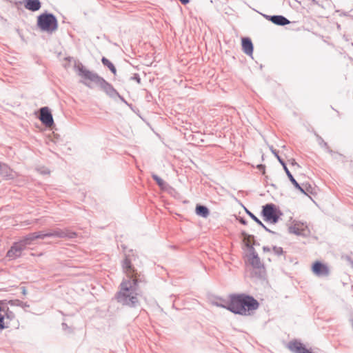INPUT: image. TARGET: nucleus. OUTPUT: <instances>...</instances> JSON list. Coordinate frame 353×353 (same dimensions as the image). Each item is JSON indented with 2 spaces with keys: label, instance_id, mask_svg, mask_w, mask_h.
I'll return each mask as SVG.
<instances>
[{
  "label": "nucleus",
  "instance_id": "nucleus-21",
  "mask_svg": "<svg viewBox=\"0 0 353 353\" xmlns=\"http://www.w3.org/2000/svg\"><path fill=\"white\" fill-rule=\"evenodd\" d=\"M239 220V221L243 224V225H246L247 224V222L245 219H243V218L240 217V218H238L237 219Z\"/></svg>",
  "mask_w": 353,
  "mask_h": 353
},
{
  "label": "nucleus",
  "instance_id": "nucleus-19",
  "mask_svg": "<svg viewBox=\"0 0 353 353\" xmlns=\"http://www.w3.org/2000/svg\"><path fill=\"white\" fill-rule=\"evenodd\" d=\"M248 213H249L250 216H251V217H252V219H254V220L257 223H259V225H263V224H262L261 221L259 219H257V218H256L254 214H252V213H250V212H248Z\"/></svg>",
  "mask_w": 353,
  "mask_h": 353
},
{
  "label": "nucleus",
  "instance_id": "nucleus-9",
  "mask_svg": "<svg viewBox=\"0 0 353 353\" xmlns=\"http://www.w3.org/2000/svg\"><path fill=\"white\" fill-rule=\"evenodd\" d=\"M288 347L290 351L294 353H312L307 350L302 343L296 341L290 342L288 345Z\"/></svg>",
  "mask_w": 353,
  "mask_h": 353
},
{
  "label": "nucleus",
  "instance_id": "nucleus-13",
  "mask_svg": "<svg viewBox=\"0 0 353 353\" xmlns=\"http://www.w3.org/2000/svg\"><path fill=\"white\" fill-rule=\"evenodd\" d=\"M270 21L273 23L279 25V26H285V25L290 23V21L288 19H287L285 17L281 16V15L271 17Z\"/></svg>",
  "mask_w": 353,
  "mask_h": 353
},
{
  "label": "nucleus",
  "instance_id": "nucleus-17",
  "mask_svg": "<svg viewBox=\"0 0 353 353\" xmlns=\"http://www.w3.org/2000/svg\"><path fill=\"white\" fill-rule=\"evenodd\" d=\"M101 61L103 65L107 66L112 73L116 74L117 70L114 65L108 59L103 57Z\"/></svg>",
  "mask_w": 353,
  "mask_h": 353
},
{
  "label": "nucleus",
  "instance_id": "nucleus-2",
  "mask_svg": "<svg viewBox=\"0 0 353 353\" xmlns=\"http://www.w3.org/2000/svg\"><path fill=\"white\" fill-rule=\"evenodd\" d=\"M258 301L253 297L244 294H231L224 303L219 305L231 312L241 315H249L259 307Z\"/></svg>",
  "mask_w": 353,
  "mask_h": 353
},
{
  "label": "nucleus",
  "instance_id": "nucleus-18",
  "mask_svg": "<svg viewBox=\"0 0 353 353\" xmlns=\"http://www.w3.org/2000/svg\"><path fill=\"white\" fill-rule=\"evenodd\" d=\"M152 178L157 183L161 188H164L165 183L164 181L156 174H152Z\"/></svg>",
  "mask_w": 353,
  "mask_h": 353
},
{
  "label": "nucleus",
  "instance_id": "nucleus-12",
  "mask_svg": "<svg viewBox=\"0 0 353 353\" xmlns=\"http://www.w3.org/2000/svg\"><path fill=\"white\" fill-rule=\"evenodd\" d=\"M24 6L29 10L37 11L41 8V3L39 0H25Z\"/></svg>",
  "mask_w": 353,
  "mask_h": 353
},
{
  "label": "nucleus",
  "instance_id": "nucleus-8",
  "mask_svg": "<svg viewBox=\"0 0 353 353\" xmlns=\"http://www.w3.org/2000/svg\"><path fill=\"white\" fill-rule=\"evenodd\" d=\"M81 75L84 78L83 83L89 87L91 86L92 82L97 83L100 81V78L97 74L88 70L81 71Z\"/></svg>",
  "mask_w": 353,
  "mask_h": 353
},
{
  "label": "nucleus",
  "instance_id": "nucleus-15",
  "mask_svg": "<svg viewBox=\"0 0 353 353\" xmlns=\"http://www.w3.org/2000/svg\"><path fill=\"white\" fill-rule=\"evenodd\" d=\"M196 214L201 216L203 217H207L209 214L208 209L203 205H197L196 207Z\"/></svg>",
  "mask_w": 353,
  "mask_h": 353
},
{
  "label": "nucleus",
  "instance_id": "nucleus-7",
  "mask_svg": "<svg viewBox=\"0 0 353 353\" xmlns=\"http://www.w3.org/2000/svg\"><path fill=\"white\" fill-rule=\"evenodd\" d=\"M312 270L317 276H327L329 274L328 267L319 261L313 263Z\"/></svg>",
  "mask_w": 353,
  "mask_h": 353
},
{
  "label": "nucleus",
  "instance_id": "nucleus-20",
  "mask_svg": "<svg viewBox=\"0 0 353 353\" xmlns=\"http://www.w3.org/2000/svg\"><path fill=\"white\" fill-rule=\"evenodd\" d=\"M257 168L262 172L263 174H265V165H257Z\"/></svg>",
  "mask_w": 353,
  "mask_h": 353
},
{
  "label": "nucleus",
  "instance_id": "nucleus-16",
  "mask_svg": "<svg viewBox=\"0 0 353 353\" xmlns=\"http://www.w3.org/2000/svg\"><path fill=\"white\" fill-rule=\"evenodd\" d=\"M284 169L285 170V172L288 176V178L290 179V181L293 183V185L298 189L301 192H304L303 190L302 189V188L299 185V184L296 182V181L294 179V178L293 177L292 174L290 173V172L288 170V169L287 168L286 166H284Z\"/></svg>",
  "mask_w": 353,
  "mask_h": 353
},
{
  "label": "nucleus",
  "instance_id": "nucleus-14",
  "mask_svg": "<svg viewBox=\"0 0 353 353\" xmlns=\"http://www.w3.org/2000/svg\"><path fill=\"white\" fill-rule=\"evenodd\" d=\"M241 236H243V241L244 245L246 247L250 248V250H253L252 245L254 244V236L246 234L245 232L241 233Z\"/></svg>",
  "mask_w": 353,
  "mask_h": 353
},
{
  "label": "nucleus",
  "instance_id": "nucleus-1",
  "mask_svg": "<svg viewBox=\"0 0 353 353\" xmlns=\"http://www.w3.org/2000/svg\"><path fill=\"white\" fill-rule=\"evenodd\" d=\"M122 268L128 279L121 282L120 290L117 294V299L123 305H134L138 301L137 286L139 281H141L140 274L127 257L123 261Z\"/></svg>",
  "mask_w": 353,
  "mask_h": 353
},
{
  "label": "nucleus",
  "instance_id": "nucleus-11",
  "mask_svg": "<svg viewBox=\"0 0 353 353\" xmlns=\"http://www.w3.org/2000/svg\"><path fill=\"white\" fill-rule=\"evenodd\" d=\"M243 52L248 55H252L253 52V45L249 38H243L241 40Z\"/></svg>",
  "mask_w": 353,
  "mask_h": 353
},
{
  "label": "nucleus",
  "instance_id": "nucleus-3",
  "mask_svg": "<svg viewBox=\"0 0 353 353\" xmlns=\"http://www.w3.org/2000/svg\"><path fill=\"white\" fill-rule=\"evenodd\" d=\"M67 236L68 235L66 232L61 230H57L52 232L49 233L39 232L30 234L21 239L19 241L14 243L10 249L7 252L6 257L10 260H14L19 258L21 256L23 250H24L28 245H31L33 241L37 239H44L48 236H57L63 238Z\"/></svg>",
  "mask_w": 353,
  "mask_h": 353
},
{
  "label": "nucleus",
  "instance_id": "nucleus-22",
  "mask_svg": "<svg viewBox=\"0 0 353 353\" xmlns=\"http://www.w3.org/2000/svg\"><path fill=\"white\" fill-rule=\"evenodd\" d=\"M2 168V164L0 163V170Z\"/></svg>",
  "mask_w": 353,
  "mask_h": 353
},
{
  "label": "nucleus",
  "instance_id": "nucleus-10",
  "mask_svg": "<svg viewBox=\"0 0 353 353\" xmlns=\"http://www.w3.org/2000/svg\"><path fill=\"white\" fill-rule=\"evenodd\" d=\"M247 261L254 268H259L261 266L260 259L253 250H250V253L247 255Z\"/></svg>",
  "mask_w": 353,
  "mask_h": 353
},
{
  "label": "nucleus",
  "instance_id": "nucleus-5",
  "mask_svg": "<svg viewBox=\"0 0 353 353\" xmlns=\"http://www.w3.org/2000/svg\"><path fill=\"white\" fill-rule=\"evenodd\" d=\"M263 215L266 221L275 223L277 221V216L273 205L268 204L263 206Z\"/></svg>",
  "mask_w": 353,
  "mask_h": 353
},
{
  "label": "nucleus",
  "instance_id": "nucleus-6",
  "mask_svg": "<svg viewBox=\"0 0 353 353\" xmlns=\"http://www.w3.org/2000/svg\"><path fill=\"white\" fill-rule=\"evenodd\" d=\"M41 121L46 126L51 127L54 124L52 114L47 107H43L40 109V117Z\"/></svg>",
  "mask_w": 353,
  "mask_h": 353
},
{
  "label": "nucleus",
  "instance_id": "nucleus-4",
  "mask_svg": "<svg viewBox=\"0 0 353 353\" xmlns=\"http://www.w3.org/2000/svg\"><path fill=\"white\" fill-rule=\"evenodd\" d=\"M37 25L43 31L52 32L58 28V22L52 14H43L38 17Z\"/></svg>",
  "mask_w": 353,
  "mask_h": 353
}]
</instances>
